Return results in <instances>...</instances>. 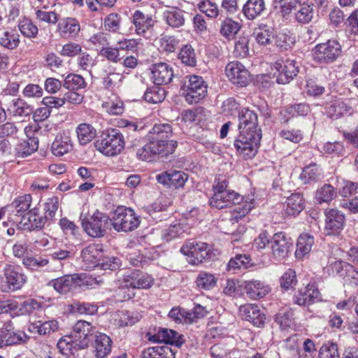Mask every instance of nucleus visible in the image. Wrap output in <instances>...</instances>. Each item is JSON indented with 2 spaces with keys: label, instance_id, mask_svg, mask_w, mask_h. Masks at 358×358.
<instances>
[{
  "label": "nucleus",
  "instance_id": "nucleus-1",
  "mask_svg": "<svg viewBox=\"0 0 358 358\" xmlns=\"http://www.w3.org/2000/svg\"><path fill=\"white\" fill-rule=\"evenodd\" d=\"M238 120L239 134L234 141V147L244 158L252 159L257 152L262 138L257 115L248 108H243L239 112Z\"/></svg>",
  "mask_w": 358,
  "mask_h": 358
},
{
  "label": "nucleus",
  "instance_id": "nucleus-2",
  "mask_svg": "<svg viewBox=\"0 0 358 358\" xmlns=\"http://www.w3.org/2000/svg\"><path fill=\"white\" fill-rule=\"evenodd\" d=\"M110 221L113 229L118 232L134 231L140 224L139 217L134 210L124 206L117 207Z\"/></svg>",
  "mask_w": 358,
  "mask_h": 358
},
{
  "label": "nucleus",
  "instance_id": "nucleus-3",
  "mask_svg": "<svg viewBox=\"0 0 358 358\" xmlns=\"http://www.w3.org/2000/svg\"><path fill=\"white\" fill-rule=\"evenodd\" d=\"M124 139L122 134L116 129L103 131L101 139L96 142L97 150L107 156H115L121 152L124 148Z\"/></svg>",
  "mask_w": 358,
  "mask_h": 358
},
{
  "label": "nucleus",
  "instance_id": "nucleus-4",
  "mask_svg": "<svg viewBox=\"0 0 358 358\" xmlns=\"http://www.w3.org/2000/svg\"><path fill=\"white\" fill-rule=\"evenodd\" d=\"M96 280L87 277L84 273H74L71 275H64L62 277L53 279L50 281L48 285L52 286L54 289L60 294H66L73 288L81 286L84 284L92 285Z\"/></svg>",
  "mask_w": 358,
  "mask_h": 358
},
{
  "label": "nucleus",
  "instance_id": "nucleus-5",
  "mask_svg": "<svg viewBox=\"0 0 358 358\" xmlns=\"http://www.w3.org/2000/svg\"><path fill=\"white\" fill-rule=\"evenodd\" d=\"M80 219L82 226L89 236L93 238H101L106 234L110 221L106 214L96 210L89 218L83 217V215L81 214Z\"/></svg>",
  "mask_w": 358,
  "mask_h": 358
},
{
  "label": "nucleus",
  "instance_id": "nucleus-6",
  "mask_svg": "<svg viewBox=\"0 0 358 358\" xmlns=\"http://www.w3.org/2000/svg\"><path fill=\"white\" fill-rule=\"evenodd\" d=\"M208 85L201 76L191 75L183 87L182 95L189 104L197 103L207 94Z\"/></svg>",
  "mask_w": 358,
  "mask_h": 358
},
{
  "label": "nucleus",
  "instance_id": "nucleus-7",
  "mask_svg": "<svg viewBox=\"0 0 358 358\" xmlns=\"http://www.w3.org/2000/svg\"><path fill=\"white\" fill-rule=\"evenodd\" d=\"M180 252L189 258V262L198 265L210 258L211 247L206 243L188 241L180 248Z\"/></svg>",
  "mask_w": 358,
  "mask_h": 358
},
{
  "label": "nucleus",
  "instance_id": "nucleus-8",
  "mask_svg": "<svg viewBox=\"0 0 358 358\" xmlns=\"http://www.w3.org/2000/svg\"><path fill=\"white\" fill-rule=\"evenodd\" d=\"M341 44L336 40H328L317 44L313 50L314 59L320 64H329L336 61L341 55Z\"/></svg>",
  "mask_w": 358,
  "mask_h": 358
},
{
  "label": "nucleus",
  "instance_id": "nucleus-9",
  "mask_svg": "<svg viewBox=\"0 0 358 358\" xmlns=\"http://www.w3.org/2000/svg\"><path fill=\"white\" fill-rule=\"evenodd\" d=\"M276 72V81L279 84H287L292 81L298 74L299 66L295 59L280 58L274 63Z\"/></svg>",
  "mask_w": 358,
  "mask_h": 358
},
{
  "label": "nucleus",
  "instance_id": "nucleus-10",
  "mask_svg": "<svg viewBox=\"0 0 358 358\" xmlns=\"http://www.w3.org/2000/svg\"><path fill=\"white\" fill-rule=\"evenodd\" d=\"M95 333L94 327L91 323L84 321H78L69 334L78 349H85L88 347Z\"/></svg>",
  "mask_w": 358,
  "mask_h": 358
},
{
  "label": "nucleus",
  "instance_id": "nucleus-11",
  "mask_svg": "<svg viewBox=\"0 0 358 358\" xmlns=\"http://www.w3.org/2000/svg\"><path fill=\"white\" fill-rule=\"evenodd\" d=\"M46 222V217L41 215L40 208L37 206L31 208L18 221L15 220V224L19 229L29 231L42 229Z\"/></svg>",
  "mask_w": 358,
  "mask_h": 358
},
{
  "label": "nucleus",
  "instance_id": "nucleus-12",
  "mask_svg": "<svg viewBox=\"0 0 358 358\" xmlns=\"http://www.w3.org/2000/svg\"><path fill=\"white\" fill-rule=\"evenodd\" d=\"M225 74L233 84L240 87L247 86L250 81L248 70L237 61L231 62L227 64Z\"/></svg>",
  "mask_w": 358,
  "mask_h": 358
},
{
  "label": "nucleus",
  "instance_id": "nucleus-13",
  "mask_svg": "<svg viewBox=\"0 0 358 358\" xmlns=\"http://www.w3.org/2000/svg\"><path fill=\"white\" fill-rule=\"evenodd\" d=\"M6 282L10 289H20L27 282V276L19 266L6 264L3 268Z\"/></svg>",
  "mask_w": 358,
  "mask_h": 358
},
{
  "label": "nucleus",
  "instance_id": "nucleus-14",
  "mask_svg": "<svg viewBox=\"0 0 358 358\" xmlns=\"http://www.w3.org/2000/svg\"><path fill=\"white\" fill-rule=\"evenodd\" d=\"M28 336L23 331H15L11 321L6 322L0 331L1 347L18 344L26 341Z\"/></svg>",
  "mask_w": 358,
  "mask_h": 358
},
{
  "label": "nucleus",
  "instance_id": "nucleus-15",
  "mask_svg": "<svg viewBox=\"0 0 358 358\" xmlns=\"http://www.w3.org/2000/svg\"><path fill=\"white\" fill-rule=\"evenodd\" d=\"M243 200V196L234 191L217 192L210 199V205L218 209L231 207L239 204Z\"/></svg>",
  "mask_w": 358,
  "mask_h": 358
},
{
  "label": "nucleus",
  "instance_id": "nucleus-16",
  "mask_svg": "<svg viewBox=\"0 0 358 358\" xmlns=\"http://www.w3.org/2000/svg\"><path fill=\"white\" fill-rule=\"evenodd\" d=\"M103 247L100 244H90L85 247L81 252L83 266L86 270L98 266L103 257Z\"/></svg>",
  "mask_w": 358,
  "mask_h": 358
},
{
  "label": "nucleus",
  "instance_id": "nucleus-17",
  "mask_svg": "<svg viewBox=\"0 0 358 358\" xmlns=\"http://www.w3.org/2000/svg\"><path fill=\"white\" fill-rule=\"evenodd\" d=\"M32 197L30 194H24L17 197L12 203L8 206L9 214V220L15 224V220L24 216L31 207Z\"/></svg>",
  "mask_w": 358,
  "mask_h": 358
},
{
  "label": "nucleus",
  "instance_id": "nucleus-18",
  "mask_svg": "<svg viewBox=\"0 0 358 358\" xmlns=\"http://www.w3.org/2000/svg\"><path fill=\"white\" fill-rule=\"evenodd\" d=\"M320 298V292L313 283H309L306 287H302L294 295V303L300 306H306L315 301Z\"/></svg>",
  "mask_w": 358,
  "mask_h": 358
},
{
  "label": "nucleus",
  "instance_id": "nucleus-19",
  "mask_svg": "<svg viewBox=\"0 0 358 358\" xmlns=\"http://www.w3.org/2000/svg\"><path fill=\"white\" fill-rule=\"evenodd\" d=\"M326 225L325 231L327 235L338 234L343 229L345 224V216L337 209H330L325 212Z\"/></svg>",
  "mask_w": 358,
  "mask_h": 358
},
{
  "label": "nucleus",
  "instance_id": "nucleus-20",
  "mask_svg": "<svg viewBox=\"0 0 358 358\" xmlns=\"http://www.w3.org/2000/svg\"><path fill=\"white\" fill-rule=\"evenodd\" d=\"M241 315L254 326L262 327L264 325L266 317L264 313L256 304L248 303L239 308Z\"/></svg>",
  "mask_w": 358,
  "mask_h": 358
},
{
  "label": "nucleus",
  "instance_id": "nucleus-21",
  "mask_svg": "<svg viewBox=\"0 0 358 358\" xmlns=\"http://www.w3.org/2000/svg\"><path fill=\"white\" fill-rule=\"evenodd\" d=\"M152 78L156 85L169 84L173 79V71L172 67L164 62H159L152 65Z\"/></svg>",
  "mask_w": 358,
  "mask_h": 358
},
{
  "label": "nucleus",
  "instance_id": "nucleus-22",
  "mask_svg": "<svg viewBox=\"0 0 358 358\" xmlns=\"http://www.w3.org/2000/svg\"><path fill=\"white\" fill-rule=\"evenodd\" d=\"M292 245L291 239L282 232L275 234L271 241L273 255L278 259H283L289 252Z\"/></svg>",
  "mask_w": 358,
  "mask_h": 358
},
{
  "label": "nucleus",
  "instance_id": "nucleus-23",
  "mask_svg": "<svg viewBox=\"0 0 358 358\" xmlns=\"http://www.w3.org/2000/svg\"><path fill=\"white\" fill-rule=\"evenodd\" d=\"M244 288L246 294L252 299L263 298L271 291L268 285L258 280L246 281Z\"/></svg>",
  "mask_w": 358,
  "mask_h": 358
},
{
  "label": "nucleus",
  "instance_id": "nucleus-24",
  "mask_svg": "<svg viewBox=\"0 0 358 358\" xmlns=\"http://www.w3.org/2000/svg\"><path fill=\"white\" fill-rule=\"evenodd\" d=\"M59 35L63 38H75L80 31V25L74 17H65L57 25Z\"/></svg>",
  "mask_w": 358,
  "mask_h": 358
},
{
  "label": "nucleus",
  "instance_id": "nucleus-25",
  "mask_svg": "<svg viewBox=\"0 0 358 358\" xmlns=\"http://www.w3.org/2000/svg\"><path fill=\"white\" fill-rule=\"evenodd\" d=\"M8 113L14 117H27L33 112L32 107L20 98H13L6 105Z\"/></svg>",
  "mask_w": 358,
  "mask_h": 358
},
{
  "label": "nucleus",
  "instance_id": "nucleus-26",
  "mask_svg": "<svg viewBox=\"0 0 358 358\" xmlns=\"http://www.w3.org/2000/svg\"><path fill=\"white\" fill-rule=\"evenodd\" d=\"M176 351L168 345L148 348L142 352L143 358H176Z\"/></svg>",
  "mask_w": 358,
  "mask_h": 358
},
{
  "label": "nucleus",
  "instance_id": "nucleus-27",
  "mask_svg": "<svg viewBox=\"0 0 358 358\" xmlns=\"http://www.w3.org/2000/svg\"><path fill=\"white\" fill-rule=\"evenodd\" d=\"M73 143L69 135L59 134L52 144V152L55 156H62L72 150Z\"/></svg>",
  "mask_w": 358,
  "mask_h": 358
},
{
  "label": "nucleus",
  "instance_id": "nucleus-28",
  "mask_svg": "<svg viewBox=\"0 0 358 358\" xmlns=\"http://www.w3.org/2000/svg\"><path fill=\"white\" fill-rule=\"evenodd\" d=\"M265 10L264 0H248L243 8V13L249 20H253Z\"/></svg>",
  "mask_w": 358,
  "mask_h": 358
},
{
  "label": "nucleus",
  "instance_id": "nucleus-29",
  "mask_svg": "<svg viewBox=\"0 0 358 358\" xmlns=\"http://www.w3.org/2000/svg\"><path fill=\"white\" fill-rule=\"evenodd\" d=\"M321 175V169L316 164L313 163L303 169L299 179L302 185H307L319 180Z\"/></svg>",
  "mask_w": 358,
  "mask_h": 358
},
{
  "label": "nucleus",
  "instance_id": "nucleus-30",
  "mask_svg": "<svg viewBox=\"0 0 358 358\" xmlns=\"http://www.w3.org/2000/svg\"><path fill=\"white\" fill-rule=\"evenodd\" d=\"M351 110L352 108L346 102L336 100L327 108V114L330 118L337 120L348 113H351Z\"/></svg>",
  "mask_w": 358,
  "mask_h": 358
},
{
  "label": "nucleus",
  "instance_id": "nucleus-31",
  "mask_svg": "<svg viewBox=\"0 0 358 358\" xmlns=\"http://www.w3.org/2000/svg\"><path fill=\"white\" fill-rule=\"evenodd\" d=\"M38 141L36 138H29L26 141L19 143L15 149L17 157L24 158L38 150Z\"/></svg>",
  "mask_w": 358,
  "mask_h": 358
},
{
  "label": "nucleus",
  "instance_id": "nucleus-32",
  "mask_svg": "<svg viewBox=\"0 0 358 358\" xmlns=\"http://www.w3.org/2000/svg\"><path fill=\"white\" fill-rule=\"evenodd\" d=\"M78 140L81 145L91 142L96 136V129L90 124L81 123L76 129Z\"/></svg>",
  "mask_w": 358,
  "mask_h": 358
},
{
  "label": "nucleus",
  "instance_id": "nucleus-33",
  "mask_svg": "<svg viewBox=\"0 0 358 358\" xmlns=\"http://www.w3.org/2000/svg\"><path fill=\"white\" fill-rule=\"evenodd\" d=\"M166 23L173 28L182 27L185 22V12L177 8H172L164 13Z\"/></svg>",
  "mask_w": 358,
  "mask_h": 358
},
{
  "label": "nucleus",
  "instance_id": "nucleus-34",
  "mask_svg": "<svg viewBox=\"0 0 358 358\" xmlns=\"http://www.w3.org/2000/svg\"><path fill=\"white\" fill-rule=\"evenodd\" d=\"M314 244V238L308 234H303L299 236L296 243L295 255L297 258H302L308 255Z\"/></svg>",
  "mask_w": 358,
  "mask_h": 358
},
{
  "label": "nucleus",
  "instance_id": "nucleus-35",
  "mask_svg": "<svg viewBox=\"0 0 358 358\" xmlns=\"http://www.w3.org/2000/svg\"><path fill=\"white\" fill-rule=\"evenodd\" d=\"M95 336L96 355L98 358H104L110 352L111 340L105 334L99 333V335Z\"/></svg>",
  "mask_w": 358,
  "mask_h": 358
},
{
  "label": "nucleus",
  "instance_id": "nucleus-36",
  "mask_svg": "<svg viewBox=\"0 0 358 358\" xmlns=\"http://www.w3.org/2000/svg\"><path fill=\"white\" fill-rule=\"evenodd\" d=\"M286 213L289 215H298L304 208L303 196L301 194H292L287 199Z\"/></svg>",
  "mask_w": 358,
  "mask_h": 358
},
{
  "label": "nucleus",
  "instance_id": "nucleus-37",
  "mask_svg": "<svg viewBox=\"0 0 358 358\" xmlns=\"http://www.w3.org/2000/svg\"><path fill=\"white\" fill-rule=\"evenodd\" d=\"M133 23L136 27V31L138 34H144L146 30L153 25L152 18L145 16V15L136 10L133 15Z\"/></svg>",
  "mask_w": 358,
  "mask_h": 358
},
{
  "label": "nucleus",
  "instance_id": "nucleus-38",
  "mask_svg": "<svg viewBox=\"0 0 358 358\" xmlns=\"http://www.w3.org/2000/svg\"><path fill=\"white\" fill-rule=\"evenodd\" d=\"M253 208V202H248L245 201L243 203H239V204L234 205V208L231 211V216L227 223H235L238 222L240 219L244 217Z\"/></svg>",
  "mask_w": 358,
  "mask_h": 358
},
{
  "label": "nucleus",
  "instance_id": "nucleus-39",
  "mask_svg": "<svg viewBox=\"0 0 358 358\" xmlns=\"http://www.w3.org/2000/svg\"><path fill=\"white\" fill-rule=\"evenodd\" d=\"M241 24L231 18H226L221 22L220 33L226 38H234L239 31Z\"/></svg>",
  "mask_w": 358,
  "mask_h": 358
},
{
  "label": "nucleus",
  "instance_id": "nucleus-40",
  "mask_svg": "<svg viewBox=\"0 0 358 358\" xmlns=\"http://www.w3.org/2000/svg\"><path fill=\"white\" fill-rule=\"evenodd\" d=\"M336 191L332 185L325 184L317 190L315 199L320 204L322 203H329L336 198Z\"/></svg>",
  "mask_w": 358,
  "mask_h": 358
},
{
  "label": "nucleus",
  "instance_id": "nucleus-41",
  "mask_svg": "<svg viewBox=\"0 0 358 358\" xmlns=\"http://www.w3.org/2000/svg\"><path fill=\"white\" fill-rule=\"evenodd\" d=\"M155 146L156 155L161 157H166L169 154H172L176 148L178 143L174 141H151Z\"/></svg>",
  "mask_w": 358,
  "mask_h": 358
},
{
  "label": "nucleus",
  "instance_id": "nucleus-42",
  "mask_svg": "<svg viewBox=\"0 0 358 358\" xmlns=\"http://www.w3.org/2000/svg\"><path fill=\"white\" fill-rule=\"evenodd\" d=\"M184 233L183 226L180 223H175L162 231V238L166 242H169L182 236Z\"/></svg>",
  "mask_w": 358,
  "mask_h": 358
},
{
  "label": "nucleus",
  "instance_id": "nucleus-43",
  "mask_svg": "<svg viewBox=\"0 0 358 358\" xmlns=\"http://www.w3.org/2000/svg\"><path fill=\"white\" fill-rule=\"evenodd\" d=\"M152 135V140L164 141L168 140L172 136V128L169 124H155L150 132Z\"/></svg>",
  "mask_w": 358,
  "mask_h": 358
},
{
  "label": "nucleus",
  "instance_id": "nucleus-44",
  "mask_svg": "<svg viewBox=\"0 0 358 358\" xmlns=\"http://www.w3.org/2000/svg\"><path fill=\"white\" fill-rule=\"evenodd\" d=\"M166 96L165 90L158 86L148 88L144 94L145 100L151 103H157L164 101Z\"/></svg>",
  "mask_w": 358,
  "mask_h": 358
},
{
  "label": "nucleus",
  "instance_id": "nucleus-45",
  "mask_svg": "<svg viewBox=\"0 0 358 358\" xmlns=\"http://www.w3.org/2000/svg\"><path fill=\"white\" fill-rule=\"evenodd\" d=\"M86 83L83 76L78 74H69L64 79L63 86L69 90H78L85 87Z\"/></svg>",
  "mask_w": 358,
  "mask_h": 358
},
{
  "label": "nucleus",
  "instance_id": "nucleus-46",
  "mask_svg": "<svg viewBox=\"0 0 358 358\" xmlns=\"http://www.w3.org/2000/svg\"><path fill=\"white\" fill-rule=\"evenodd\" d=\"M250 257L246 255H236L227 264V270L235 272L241 268H247L250 262Z\"/></svg>",
  "mask_w": 358,
  "mask_h": 358
},
{
  "label": "nucleus",
  "instance_id": "nucleus-47",
  "mask_svg": "<svg viewBox=\"0 0 358 358\" xmlns=\"http://www.w3.org/2000/svg\"><path fill=\"white\" fill-rule=\"evenodd\" d=\"M217 279L213 274L205 271L200 272L196 278V285L206 290L210 289L216 285Z\"/></svg>",
  "mask_w": 358,
  "mask_h": 358
},
{
  "label": "nucleus",
  "instance_id": "nucleus-48",
  "mask_svg": "<svg viewBox=\"0 0 358 358\" xmlns=\"http://www.w3.org/2000/svg\"><path fill=\"white\" fill-rule=\"evenodd\" d=\"M179 59L188 66H194L196 64L194 50L189 45H185L181 48Z\"/></svg>",
  "mask_w": 358,
  "mask_h": 358
},
{
  "label": "nucleus",
  "instance_id": "nucleus-49",
  "mask_svg": "<svg viewBox=\"0 0 358 358\" xmlns=\"http://www.w3.org/2000/svg\"><path fill=\"white\" fill-rule=\"evenodd\" d=\"M34 328L36 329L40 335H46L51 332L56 331L59 328V324L55 320L45 321L44 322L38 321L34 324Z\"/></svg>",
  "mask_w": 358,
  "mask_h": 358
},
{
  "label": "nucleus",
  "instance_id": "nucleus-50",
  "mask_svg": "<svg viewBox=\"0 0 358 358\" xmlns=\"http://www.w3.org/2000/svg\"><path fill=\"white\" fill-rule=\"evenodd\" d=\"M59 208V198L52 196L48 198L43 203L44 216L47 221L52 220L56 214Z\"/></svg>",
  "mask_w": 358,
  "mask_h": 358
},
{
  "label": "nucleus",
  "instance_id": "nucleus-51",
  "mask_svg": "<svg viewBox=\"0 0 358 358\" xmlns=\"http://www.w3.org/2000/svg\"><path fill=\"white\" fill-rule=\"evenodd\" d=\"M57 348L60 353L64 355H68L69 353H73V350H79L77 345L74 343L73 338L70 335H66L61 338L57 342Z\"/></svg>",
  "mask_w": 358,
  "mask_h": 358
},
{
  "label": "nucleus",
  "instance_id": "nucleus-52",
  "mask_svg": "<svg viewBox=\"0 0 358 358\" xmlns=\"http://www.w3.org/2000/svg\"><path fill=\"white\" fill-rule=\"evenodd\" d=\"M19 43V35L13 32L6 31L0 38V45L10 50L16 48Z\"/></svg>",
  "mask_w": 358,
  "mask_h": 358
},
{
  "label": "nucleus",
  "instance_id": "nucleus-53",
  "mask_svg": "<svg viewBox=\"0 0 358 358\" xmlns=\"http://www.w3.org/2000/svg\"><path fill=\"white\" fill-rule=\"evenodd\" d=\"M294 314L291 310H286L278 313L275 315V321L282 330L290 327L293 324Z\"/></svg>",
  "mask_w": 358,
  "mask_h": 358
},
{
  "label": "nucleus",
  "instance_id": "nucleus-54",
  "mask_svg": "<svg viewBox=\"0 0 358 358\" xmlns=\"http://www.w3.org/2000/svg\"><path fill=\"white\" fill-rule=\"evenodd\" d=\"M179 41L174 36L162 35L159 39V48L165 52H173L176 50Z\"/></svg>",
  "mask_w": 358,
  "mask_h": 358
},
{
  "label": "nucleus",
  "instance_id": "nucleus-55",
  "mask_svg": "<svg viewBox=\"0 0 358 358\" xmlns=\"http://www.w3.org/2000/svg\"><path fill=\"white\" fill-rule=\"evenodd\" d=\"M18 27L22 34L27 38H35L38 34V27L29 20L21 21Z\"/></svg>",
  "mask_w": 358,
  "mask_h": 358
},
{
  "label": "nucleus",
  "instance_id": "nucleus-56",
  "mask_svg": "<svg viewBox=\"0 0 358 358\" xmlns=\"http://www.w3.org/2000/svg\"><path fill=\"white\" fill-rule=\"evenodd\" d=\"M254 34L257 42L260 45L269 44L273 37V31L266 26L256 29Z\"/></svg>",
  "mask_w": 358,
  "mask_h": 358
},
{
  "label": "nucleus",
  "instance_id": "nucleus-57",
  "mask_svg": "<svg viewBox=\"0 0 358 358\" xmlns=\"http://www.w3.org/2000/svg\"><path fill=\"white\" fill-rule=\"evenodd\" d=\"M320 358H340L338 346L334 343L324 344L319 352Z\"/></svg>",
  "mask_w": 358,
  "mask_h": 358
},
{
  "label": "nucleus",
  "instance_id": "nucleus-58",
  "mask_svg": "<svg viewBox=\"0 0 358 358\" xmlns=\"http://www.w3.org/2000/svg\"><path fill=\"white\" fill-rule=\"evenodd\" d=\"M155 145L150 141L149 143L137 149L136 156L143 161H151L152 157L156 155Z\"/></svg>",
  "mask_w": 358,
  "mask_h": 358
},
{
  "label": "nucleus",
  "instance_id": "nucleus-59",
  "mask_svg": "<svg viewBox=\"0 0 358 358\" xmlns=\"http://www.w3.org/2000/svg\"><path fill=\"white\" fill-rule=\"evenodd\" d=\"M136 289H149L154 284V278L152 275L139 271H136Z\"/></svg>",
  "mask_w": 358,
  "mask_h": 358
},
{
  "label": "nucleus",
  "instance_id": "nucleus-60",
  "mask_svg": "<svg viewBox=\"0 0 358 358\" xmlns=\"http://www.w3.org/2000/svg\"><path fill=\"white\" fill-rule=\"evenodd\" d=\"M174 330L159 329L157 334L149 336L148 340L155 343L164 342L166 343L165 345H168L171 338V336H173V334L174 335Z\"/></svg>",
  "mask_w": 358,
  "mask_h": 358
},
{
  "label": "nucleus",
  "instance_id": "nucleus-61",
  "mask_svg": "<svg viewBox=\"0 0 358 358\" xmlns=\"http://www.w3.org/2000/svg\"><path fill=\"white\" fill-rule=\"evenodd\" d=\"M296 282V273L292 269L285 271L280 278V286L286 290L293 288Z\"/></svg>",
  "mask_w": 358,
  "mask_h": 358
},
{
  "label": "nucleus",
  "instance_id": "nucleus-62",
  "mask_svg": "<svg viewBox=\"0 0 358 358\" xmlns=\"http://www.w3.org/2000/svg\"><path fill=\"white\" fill-rule=\"evenodd\" d=\"M249 39L247 37H240L235 43L234 55L236 57H245L249 53Z\"/></svg>",
  "mask_w": 358,
  "mask_h": 358
},
{
  "label": "nucleus",
  "instance_id": "nucleus-63",
  "mask_svg": "<svg viewBox=\"0 0 358 358\" xmlns=\"http://www.w3.org/2000/svg\"><path fill=\"white\" fill-rule=\"evenodd\" d=\"M41 308V303L38 302L36 299H29L22 303L18 305L17 309L22 315L31 314L36 310H38Z\"/></svg>",
  "mask_w": 358,
  "mask_h": 358
},
{
  "label": "nucleus",
  "instance_id": "nucleus-64",
  "mask_svg": "<svg viewBox=\"0 0 358 358\" xmlns=\"http://www.w3.org/2000/svg\"><path fill=\"white\" fill-rule=\"evenodd\" d=\"M315 343L311 339H305L303 343V352L296 353L294 358H313V354L316 352Z\"/></svg>",
  "mask_w": 358,
  "mask_h": 358
}]
</instances>
